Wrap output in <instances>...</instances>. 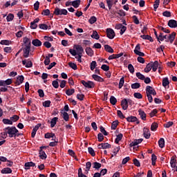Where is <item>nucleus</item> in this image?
I'll list each match as a JSON object with an SVG mask.
<instances>
[{"label":"nucleus","mask_w":177,"mask_h":177,"mask_svg":"<svg viewBox=\"0 0 177 177\" xmlns=\"http://www.w3.org/2000/svg\"><path fill=\"white\" fill-rule=\"evenodd\" d=\"M6 131H7V133L9 135L10 138H13V136H16V133L19 132V130H17V129H16L15 127H6Z\"/></svg>","instance_id":"nucleus-1"},{"label":"nucleus","mask_w":177,"mask_h":177,"mask_svg":"<svg viewBox=\"0 0 177 177\" xmlns=\"http://www.w3.org/2000/svg\"><path fill=\"white\" fill-rule=\"evenodd\" d=\"M165 37H166V38H165V41L166 42H170V44H172L174 42V41H175V37H176V32H173L170 35H165Z\"/></svg>","instance_id":"nucleus-2"},{"label":"nucleus","mask_w":177,"mask_h":177,"mask_svg":"<svg viewBox=\"0 0 177 177\" xmlns=\"http://www.w3.org/2000/svg\"><path fill=\"white\" fill-rule=\"evenodd\" d=\"M67 13H68L67 10L60 9L59 8H56L54 11V15H55L56 16H59V15L62 16V15H64V16H66Z\"/></svg>","instance_id":"nucleus-3"},{"label":"nucleus","mask_w":177,"mask_h":177,"mask_svg":"<svg viewBox=\"0 0 177 177\" xmlns=\"http://www.w3.org/2000/svg\"><path fill=\"white\" fill-rule=\"evenodd\" d=\"M146 93L147 95H153V96H156L157 95L156 90H154V88L150 86H147Z\"/></svg>","instance_id":"nucleus-4"},{"label":"nucleus","mask_w":177,"mask_h":177,"mask_svg":"<svg viewBox=\"0 0 177 177\" xmlns=\"http://www.w3.org/2000/svg\"><path fill=\"white\" fill-rule=\"evenodd\" d=\"M106 37L109 38V39H113L114 37H115V32H114V30L111 28H107L106 29Z\"/></svg>","instance_id":"nucleus-5"},{"label":"nucleus","mask_w":177,"mask_h":177,"mask_svg":"<svg viewBox=\"0 0 177 177\" xmlns=\"http://www.w3.org/2000/svg\"><path fill=\"white\" fill-rule=\"evenodd\" d=\"M82 84L86 88H95V83H93V82H91V81L86 82L84 80H82Z\"/></svg>","instance_id":"nucleus-6"},{"label":"nucleus","mask_w":177,"mask_h":177,"mask_svg":"<svg viewBox=\"0 0 177 177\" xmlns=\"http://www.w3.org/2000/svg\"><path fill=\"white\" fill-rule=\"evenodd\" d=\"M12 82V79H8L6 80H0V86H6L8 85H10Z\"/></svg>","instance_id":"nucleus-7"},{"label":"nucleus","mask_w":177,"mask_h":177,"mask_svg":"<svg viewBox=\"0 0 177 177\" xmlns=\"http://www.w3.org/2000/svg\"><path fill=\"white\" fill-rule=\"evenodd\" d=\"M31 50V46H25L24 48V56L25 57H28L30 56V50Z\"/></svg>","instance_id":"nucleus-8"},{"label":"nucleus","mask_w":177,"mask_h":177,"mask_svg":"<svg viewBox=\"0 0 177 177\" xmlns=\"http://www.w3.org/2000/svg\"><path fill=\"white\" fill-rule=\"evenodd\" d=\"M140 44H138L134 50V53L138 56H145V53L140 51Z\"/></svg>","instance_id":"nucleus-9"},{"label":"nucleus","mask_w":177,"mask_h":177,"mask_svg":"<svg viewBox=\"0 0 177 177\" xmlns=\"http://www.w3.org/2000/svg\"><path fill=\"white\" fill-rule=\"evenodd\" d=\"M168 26L170 27V28H176L177 27V22L174 19H170L168 21Z\"/></svg>","instance_id":"nucleus-10"},{"label":"nucleus","mask_w":177,"mask_h":177,"mask_svg":"<svg viewBox=\"0 0 177 177\" xmlns=\"http://www.w3.org/2000/svg\"><path fill=\"white\" fill-rule=\"evenodd\" d=\"M75 48L76 49V53H77V55H82V53H84V48L80 45L75 46Z\"/></svg>","instance_id":"nucleus-11"},{"label":"nucleus","mask_w":177,"mask_h":177,"mask_svg":"<svg viewBox=\"0 0 177 177\" xmlns=\"http://www.w3.org/2000/svg\"><path fill=\"white\" fill-rule=\"evenodd\" d=\"M143 131H144L143 136H144L145 138L150 139V136H151L150 130H149L148 128L145 127Z\"/></svg>","instance_id":"nucleus-12"},{"label":"nucleus","mask_w":177,"mask_h":177,"mask_svg":"<svg viewBox=\"0 0 177 177\" xmlns=\"http://www.w3.org/2000/svg\"><path fill=\"white\" fill-rule=\"evenodd\" d=\"M142 142H143V138L134 140L131 143H130V147H133L135 146H138V145H139V143H142Z\"/></svg>","instance_id":"nucleus-13"},{"label":"nucleus","mask_w":177,"mask_h":177,"mask_svg":"<svg viewBox=\"0 0 177 177\" xmlns=\"http://www.w3.org/2000/svg\"><path fill=\"white\" fill-rule=\"evenodd\" d=\"M121 106L123 110H127L128 109V100L126 98L121 101Z\"/></svg>","instance_id":"nucleus-14"},{"label":"nucleus","mask_w":177,"mask_h":177,"mask_svg":"<svg viewBox=\"0 0 177 177\" xmlns=\"http://www.w3.org/2000/svg\"><path fill=\"white\" fill-rule=\"evenodd\" d=\"M124 55V53H120L119 54L116 55H112L109 57V60H113L114 59H118L119 57H121V56Z\"/></svg>","instance_id":"nucleus-15"},{"label":"nucleus","mask_w":177,"mask_h":177,"mask_svg":"<svg viewBox=\"0 0 177 177\" xmlns=\"http://www.w3.org/2000/svg\"><path fill=\"white\" fill-rule=\"evenodd\" d=\"M151 64L153 71H157V68H158V61H155L154 62H151Z\"/></svg>","instance_id":"nucleus-16"},{"label":"nucleus","mask_w":177,"mask_h":177,"mask_svg":"<svg viewBox=\"0 0 177 177\" xmlns=\"http://www.w3.org/2000/svg\"><path fill=\"white\" fill-rule=\"evenodd\" d=\"M32 45H34V46H41L42 45V42L38 39H33L32 41Z\"/></svg>","instance_id":"nucleus-17"},{"label":"nucleus","mask_w":177,"mask_h":177,"mask_svg":"<svg viewBox=\"0 0 177 177\" xmlns=\"http://www.w3.org/2000/svg\"><path fill=\"white\" fill-rule=\"evenodd\" d=\"M61 115L64 118V121H68V120H70V116L67 112H64L63 111H61Z\"/></svg>","instance_id":"nucleus-18"},{"label":"nucleus","mask_w":177,"mask_h":177,"mask_svg":"<svg viewBox=\"0 0 177 177\" xmlns=\"http://www.w3.org/2000/svg\"><path fill=\"white\" fill-rule=\"evenodd\" d=\"M138 113H139V115H140V118L143 121H146V113H145V111H142V109H139Z\"/></svg>","instance_id":"nucleus-19"},{"label":"nucleus","mask_w":177,"mask_h":177,"mask_svg":"<svg viewBox=\"0 0 177 177\" xmlns=\"http://www.w3.org/2000/svg\"><path fill=\"white\" fill-rule=\"evenodd\" d=\"M39 127H41V124H37V126H35L32 131V135L31 137L32 138H35V135L37 133V131H38V129H39Z\"/></svg>","instance_id":"nucleus-20"},{"label":"nucleus","mask_w":177,"mask_h":177,"mask_svg":"<svg viewBox=\"0 0 177 177\" xmlns=\"http://www.w3.org/2000/svg\"><path fill=\"white\" fill-rule=\"evenodd\" d=\"M23 81H24V76L20 75L17 78L16 84L17 85H20L21 84H23Z\"/></svg>","instance_id":"nucleus-21"},{"label":"nucleus","mask_w":177,"mask_h":177,"mask_svg":"<svg viewBox=\"0 0 177 177\" xmlns=\"http://www.w3.org/2000/svg\"><path fill=\"white\" fill-rule=\"evenodd\" d=\"M86 53L88 56H91V57H92V56H93V50L90 47H87L86 48Z\"/></svg>","instance_id":"nucleus-22"},{"label":"nucleus","mask_w":177,"mask_h":177,"mask_svg":"<svg viewBox=\"0 0 177 177\" xmlns=\"http://www.w3.org/2000/svg\"><path fill=\"white\" fill-rule=\"evenodd\" d=\"M170 165L171 168H175L176 167V159L175 157H171V160H170Z\"/></svg>","instance_id":"nucleus-23"},{"label":"nucleus","mask_w":177,"mask_h":177,"mask_svg":"<svg viewBox=\"0 0 177 177\" xmlns=\"http://www.w3.org/2000/svg\"><path fill=\"white\" fill-rule=\"evenodd\" d=\"M127 121H128V122H136L138 121V118L135 116H130L127 118Z\"/></svg>","instance_id":"nucleus-24"},{"label":"nucleus","mask_w":177,"mask_h":177,"mask_svg":"<svg viewBox=\"0 0 177 177\" xmlns=\"http://www.w3.org/2000/svg\"><path fill=\"white\" fill-rule=\"evenodd\" d=\"M141 38H142V39H147L148 41H150V42H153L154 40H153V37H151L150 35H143L140 36Z\"/></svg>","instance_id":"nucleus-25"},{"label":"nucleus","mask_w":177,"mask_h":177,"mask_svg":"<svg viewBox=\"0 0 177 177\" xmlns=\"http://www.w3.org/2000/svg\"><path fill=\"white\" fill-rule=\"evenodd\" d=\"M104 49L109 53H114V50L113 49V48L107 44L104 46Z\"/></svg>","instance_id":"nucleus-26"},{"label":"nucleus","mask_w":177,"mask_h":177,"mask_svg":"<svg viewBox=\"0 0 177 177\" xmlns=\"http://www.w3.org/2000/svg\"><path fill=\"white\" fill-rule=\"evenodd\" d=\"M30 167H35V163L32 162H28L25 163V169H30Z\"/></svg>","instance_id":"nucleus-27"},{"label":"nucleus","mask_w":177,"mask_h":177,"mask_svg":"<svg viewBox=\"0 0 177 177\" xmlns=\"http://www.w3.org/2000/svg\"><path fill=\"white\" fill-rule=\"evenodd\" d=\"M57 120H59V118L57 117H55L51 120V121H50L51 128H53L55 127V125H56V124L57 122Z\"/></svg>","instance_id":"nucleus-28"},{"label":"nucleus","mask_w":177,"mask_h":177,"mask_svg":"<svg viewBox=\"0 0 177 177\" xmlns=\"http://www.w3.org/2000/svg\"><path fill=\"white\" fill-rule=\"evenodd\" d=\"M151 66V62H149L144 69L145 73H150L152 68Z\"/></svg>","instance_id":"nucleus-29"},{"label":"nucleus","mask_w":177,"mask_h":177,"mask_svg":"<svg viewBox=\"0 0 177 177\" xmlns=\"http://www.w3.org/2000/svg\"><path fill=\"white\" fill-rule=\"evenodd\" d=\"M24 43L25 44V46H31V40L28 37L24 38Z\"/></svg>","instance_id":"nucleus-30"},{"label":"nucleus","mask_w":177,"mask_h":177,"mask_svg":"<svg viewBox=\"0 0 177 177\" xmlns=\"http://www.w3.org/2000/svg\"><path fill=\"white\" fill-rule=\"evenodd\" d=\"M80 3H81V0L73 1H72V6H73V8H78Z\"/></svg>","instance_id":"nucleus-31"},{"label":"nucleus","mask_w":177,"mask_h":177,"mask_svg":"<svg viewBox=\"0 0 177 177\" xmlns=\"http://www.w3.org/2000/svg\"><path fill=\"white\" fill-rule=\"evenodd\" d=\"M159 147L162 149L165 146V140L164 138H160L158 141Z\"/></svg>","instance_id":"nucleus-32"},{"label":"nucleus","mask_w":177,"mask_h":177,"mask_svg":"<svg viewBox=\"0 0 177 177\" xmlns=\"http://www.w3.org/2000/svg\"><path fill=\"white\" fill-rule=\"evenodd\" d=\"M91 38H93L94 39H99L100 38V36L96 30H94L91 35Z\"/></svg>","instance_id":"nucleus-33"},{"label":"nucleus","mask_w":177,"mask_h":177,"mask_svg":"<svg viewBox=\"0 0 177 177\" xmlns=\"http://www.w3.org/2000/svg\"><path fill=\"white\" fill-rule=\"evenodd\" d=\"M1 174H12V169L6 167L1 170Z\"/></svg>","instance_id":"nucleus-34"},{"label":"nucleus","mask_w":177,"mask_h":177,"mask_svg":"<svg viewBox=\"0 0 177 177\" xmlns=\"http://www.w3.org/2000/svg\"><path fill=\"white\" fill-rule=\"evenodd\" d=\"M39 157L41 160H45L46 158V153L42 149L39 151Z\"/></svg>","instance_id":"nucleus-35"},{"label":"nucleus","mask_w":177,"mask_h":177,"mask_svg":"<svg viewBox=\"0 0 177 177\" xmlns=\"http://www.w3.org/2000/svg\"><path fill=\"white\" fill-rule=\"evenodd\" d=\"M92 77L93 78V80H95V81H99L100 82H102V81H103V78L97 75H93Z\"/></svg>","instance_id":"nucleus-36"},{"label":"nucleus","mask_w":177,"mask_h":177,"mask_svg":"<svg viewBox=\"0 0 177 177\" xmlns=\"http://www.w3.org/2000/svg\"><path fill=\"white\" fill-rule=\"evenodd\" d=\"M97 20V19L96 18V17L93 16L89 19L88 23H90V24H95V23H96Z\"/></svg>","instance_id":"nucleus-37"},{"label":"nucleus","mask_w":177,"mask_h":177,"mask_svg":"<svg viewBox=\"0 0 177 177\" xmlns=\"http://www.w3.org/2000/svg\"><path fill=\"white\" fill-rule=\"evenodd\" d=\"M46 139H50V138H55V133H46L44 136Z\"/></svg>","instance_id":"nucleus-38"},{"label":"nucleus","mask_w":177,"mask_h":177,"mask_svg":"<svg viewBox=\"0 0 177 177\" xmlns=\"http://www.w3.org/2000/svg\"><path fill=\"white\" fill-rule=\"evenodd\" d=\"M88 151L89 153V154H91V156H92V157H95V156H96V153H95V150H93V148L88 147Z\"/></svg>","instance_id":"nucleus-39"},{"label":"nucleus","mask_w":177,"mask_h":177,"mask_svg":"<svg viewBox=\"0 0 177 177\" xmlns=\"http://www.w3.org/2000/svg\"><path fill=\"white\" fill-rule=\"evenodd\" d=\"M110 103L114 106L117 103V98L114 96H111L110 97Z\"/></svg>","instance_id":"nucleus-40"},{"label":"nucleus","mask_w":177,"mask_h":177,"mask_svg":"<svg viewBox=\"0 0 177 177\" xmlns=\"http://www.w3.org/2000/svg\"><path fill=\"white\" fill-rule=\"evenodd\" d=\"M74 92H75V90L74 88H72V89H68L66 90V94L68 95V96H71V95H73L74 93Z\"/></svg>","instance_id":"nucleus-41"},{"label":"nucleus","mask_w":177,"mask_h":177,"mask_svg":"<svg viewBox=\"0 0 177 177\" xmlns=\"http://www.w3.org/2000/svg\"><path fill=\"white\" fill-rule=\"evenodd\" d=\"M162 85L163 86H167V85H169V80H168V77H165L162 80Z\"/></svg>","instance_id":"nucleus-42"},{"label":"nucleus","mask_w":177,"mask_h":177,"mask_svg":"<svg viewBox=\"0 0 177 177\" xmlns=\"http://www.w3.org/2000/svg\"><path fill=\"white\" fill-rule=\"evenodd\" d=\"M157 128H158V124L153 122L151 126V131H156Z\"/></svg>","instance_id":"nucleus-43"},{"label":"nucleus","mask_w":177,"mask_h":177,"mask_svg":"<svg viewBox=\"0 0 177 177\" xmlns=\"http://www.w3.org/2000/svg\"><path fill=\"white\" fill-rule=\"evenodd\" d=\"M136 77H138V80H141L142 81H144L145 77L140 73H136Z\"/></svg>","instance_id":"nucleus-44"},{"label":"nucleus","mask_w":177,"mask_h":177,"mask_svg":"<svg viewBox=\"0 0 177 177\" xmlns=\"http://www.w3.org/2000/svg\"><path fill=\"white\" fill-rule=\"evenodd\" d=\"M158 29L160 30L161 31H163V32H165L166 34H169L171 31L169 30L162 27V26H158Z\"/></svg>","instance_id":"nucleus-45"},{"label":"nucleus","mask_w":177,"mask_h":177,"mask_svg":"<svg viewBox=\"0 0 177 177\" xmlns=\"http://www.w3.org/2000/svg\"><path fill=\"white\" fill-rule=\"evenodd\" d=\"M122 136H123L122 133L118 134L116 136V138H115V143H117V144L119 143L120 140H121V139H122Z\"/></svg>","instance_id":"nucleus-46"},{"label":"nucleus","mask_w":177,"mask_h":177,"mask_svg":"<svg viewBox=\"0 0 177 177\" xmlns=\"http://www.w3.org/2000/svg\"><path fill=\"white\" fill-rule=\"evenodd\" d=\"M93 168H95V169H99V168H100L102 167V164L97 162H94L93 163Z\"/></svg>","instance_id":"nucleus-47"},{"label":"nucleus","mask_w":177,"mask_h":177,"mask_svg":"<svg viewBox=\"0 0 177 177\" xmlns=\"http://www.w3.org/2000/svg\"><path fill=\"white\" fill-rule=\"evenodd\" d=\"M3 124H6L7 125H12L13 124V122H12L9 119H3Z\"/></svg>","instance_id":"nucleus-48"},{"label":"nucleus","mask_w":177,"mask_h":177,"mask_svg":"<svg viewBox=\"0 0 177 177\" xmlns=\"http://www.w3.org/2000/svg\"><path fill=\"white\" fill-rule=\"evenodd\" d=\"M39 28H41V30H48V26L45 24H41L39 25Z\"/></svg>","instance_id":"nucleus-49"},{"label":"nucleus","mask_w":177,"mask_h":177,"mask_svg":"<svg viewBox=\"0 0 177 177\" xmlns=\"http://www.w3.org/2000/svg\"><path fill=\"white\" fill-rule=\"evenodd\" d=\"M132 89H139L140 88V84L139 83H134L131 84Z\"/></svg>","instance_id":"nucleus-50"},{"label":"nucleus","mask_w":177,"mask_h":177,"mask_svg":"<svg viewBox=\"0 0 177 177\" xmlns=\"http://www.w3.org/2000/svg\"><path fill=\"white\" fill-rule=\"evenodd\" d=\"M109 9L113 8V0H106Z\"/></svg>","instance_id":"nucleus-51"},{"label":"nucleus","mask_w":177,"mask_h":177,"mask_svg":"<svg viewBox=\"0 0 177 177\" xmlns=\"http://www.w3.org/2000/svg\"><path fill=\"white\" fill-rule=\"evenodd\" d=\"M97 139H98V142H103L104 139V136H103V134L102 133H98Z\"/></svg>","instance_id":"nucleus-52"},{"label":"nucleus","mask_w":177,"mask_h":177,"mask_svg":"<svg viewBox=\"0 0 177 177\" xmlns=\"http://www.w3.org/2000/svg\"><path fill=\"white\" fill-rule=\"evenodd\" d=\"M124 82H125V80H124V77H122L120 80V82H119V89H121V88H122V86H124Z\"/></svg>","instance_id":"nucleus-53"},{"label":"nucleus","mask_w":177,"mask_h":177,"mask_svg":"<svg viewBox=\"0 0 177 177\" xmlns=\"http://www.w3.org/2000/svg\"><path fill=\"white\" fill-rule=\"evenodd\" d=\"M128 68L131 74H133V73H135V68H133V66L132 64H129L128 65Z\"/></svg>","instance_id":"nucleus-54"},{"label":"nucleus","mask_w":177,"mask_h":177,"mask_svg":"<svg viewBox=\"0 0 177 177\" xmlns=\"http://www.w3.org/2000/svg\"><path fill=\"white\" fill-rule=\"evenodd\" d=\"M7 21H12V20H13V19H15V15H13V14H9L7 16Z\"/></svg>","instance_id":"nucleus-55"},{"label":"nucleus","mask_w":177,"mask_h":177,"mask_svg":"<svg viewBox=\"0 0 177 177\" xmlns=\"http://www.w3.org/2000/svg\"><path fill=\"white\" fill-rule=\"evenodd\" d=\"M68 66L71 67V68H73V70H77V64L75 63L69 62Z\"/></svg>","instance_id":"nucleus-56"},{"label":"nucleus","mask_w":177,"mask_h":177,"mask_svg":"<svg viewBox=\"0 0 177 177\" xmlns=\"http://www.w3.org/2000/svg\"><path fill=\"white\" fill-rule=\"evenodd\" d=\"M95 68H96V61H93L91 63V71H93Z\"/></svg>","instance_id":"nucleus-57"},{"label":"nucleus","mask_w":177,"mask_h":177,"mask_svg":"<svg viewBox=\"0 0 177 177\" xmlns=\"http://www.w3.org/2000/svg\"><path fill=\"white\" fill-rule=\"evenodd\" d=\"M133 96L136 99H142L143 97V95H142L140 93H134Z\"/></svg>","instance_id":"nucleus-58"},{"label":"nucleus","mask_w":177,"mask_h":177,"mask_svg":"<svg viewBox=\"0 0 177 177\" xmlns=\"http://www.w3.org/2000/svg\"><path fill=\"white\" fill-rule=\"evenodd\" d=\"M118 125V121H114L111 124V129H115Z\"/></svg>","instance_id":"nucleus-59"},{"label":"nucleus","mask_w":177,"mask_h":177,"mask_svg":"<svg viewBox=\"0 0 177 177\" xmlns=\"http://www.w3.org/2000/svg\"><path fill=\"white\" fill-rule=\"evenodd\" d=\"M101 68L104 71H109V70H110V67L106 64L102 65Z\"/></svg>","instance_id":"nucleus-60"},{"label":"nucleus","mask_w":177,"mask_h":177,"mask_svg":"<svg viewBox=\"0 0 177 177\" xmlns=\"http://www.w3.org/2000/svg\"><path fill=\"white\" fill-rule=\"evenodd\" d=\"M117 14L119 15V16H121V17H124L127 15L123 10H118L117 12Z\"/></svg>","instance_id":"nucleus-61"},{"label":"nucleus","mask_w":177,"mask_h":177,"mask_svg":"<svg viewBox=\"0 0 177 177\" xmlns=\"http://www.w3.org/2000/svg\"><path fill=\"white\" fill-rule=\"evenodd\" d=\"M52 85L54 88H55V89H57V88H59V82H57V80L53 81Z\"/></svg>","instance_id":"nucleus-62"},{"label":"nucleus","mask_w":177,"mask_h":177,"mask_svg":"<svg viewBox=\"0 0 177 177\" xmlns=\"http://www.w3.org/2000/svg\"><path fill=\"white\" fill-rule=\"evenodd\" d=\"M44 107H50V101L47 100L43 102Z\"/></svg>","instance_id":"nucleus-63"},{"label":"nucleus","mask_w":177,"mask_h":177,"mask_svg":"<svg viewBox=\"0 0 177 177\" xmlns=\"http://www.w3.org/2000/svg\"><path fill=\"white\" fill-rule=\"evenodd\" d=\"M162 15L165 17H171V12H169V11H165V12H163Z\"/></svg>","instance_id":"nucleus-64"}]
</instances>
